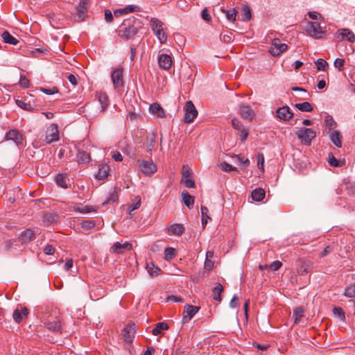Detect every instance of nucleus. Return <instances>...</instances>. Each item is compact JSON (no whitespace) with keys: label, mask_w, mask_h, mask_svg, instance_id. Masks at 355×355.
<instances>
[{"label":"nucleus","mask_w":355,"mask_h":355,"mask_svg":"<svg viewBox=\"0 0 355 355\" xmlns=\"http://www.w3.org/2000/svg\"><path fill=\"white\" fill-rule=\"evenodd\" d=\"M139 28L138 21L135 17H130L123 21L116 32L121 39L128 40L133 38L138 33Z\"/></svg>","instance_id":"1"},{"label":"nucleus","mask_w":355,"mask_h":355,"mask_svg":"<svg viewBox=\"0 0 355 355\" xmlns=\"http://www.w3.org/2000/svg\"><path fill=\"white\" fill-rule=\"evenodd\" d=\"M298 138L305 145H311V141L316 136V133L311 128H302L297 132Z\"/></svg>","instance_id":"2"},{"label":"nucleus","mask_w":355,"mask_h":355,"mask_svg":"<svg viewBox=\"0 0 355 355\" xmlns=\"http://www.w3.org/2000/svg\"><path fill=\"white\" fill-rule=\"evenodd\" d=\"M184 121L186 123H190L193 121L194 119H196L198 116V111L196 109L193 102L191 101H188L184 105Z\"/></svg>","instance_id":"3"},{"label":"nucleus","mask_w":355,"mask_h":355,"mask_svg":"<svg viewBox=\"0 0 355 355\" xmlns=\"http://www.w3.org/2000/svg\"><path fill=\"white\" fill-rule=\"evenodd\" d=\"M111 79L114 89L123 87L124 85L123 68L114 69L111 73Z\"/></svg>","instance_id":"4"},{"label":"nucleus","mask_w":355,"mask_h":355,"mask_svg":"<svg viewBox=\"0 0 355 355\" xmlns=\"http://www.w3.org/2000/svg\"><path fill=\"white\" fill-rule=\"evenodd\" d=\"M136 331V324L133 322H129L121 331V336L124 341L128 343H132Z\"/></svg>","instance_id":"5"},{"label":"nucleus","mask_w":355,"mask_h":355,"mask_svg":"<svg viewBox=\"0 0 355 355\" xmlns=\"http://www.w3.org/2000/svg\"><path fill=\"white\" fill-rule=\"evenodd\" d=\"M288 49V45L285 43H282V41L278 38H275L272 41V46L269 50V52L273 56H279L282 53L285 52Z\"/></svg>","instance_id":"6"},{"label":"nucleus","mask_w":355,"mask_h":355,"mask_svg":"<svg viewBox=\"0 0 355 355\" xmlns=\"http://www.w3.org/2000/svg\"><path fill=\"white\" fill-rule=\"evenodd\" d=\"M306 30L309 35L317 39L322 38V35L324 34L318 22L309 21Z\"/></svg>","instance_id":"7"},{"label":"nucleus","mask_w":355,"mask_h":355,"mask_svg":"<svg viewBox=\"0 0 355 355\" xmlns=\"http://www.w3.org/2000/svg\"><path fill=\"white\" fill-rule=\"evenodd\" d=\"M338 37L340 38V41L338 42L337 46L340 48L341 46H343V40H345L351 43L354 42L355 41V35L354 33L348 28H343L337 32Z\"/></svg>","instance_id":"8"},{"label":"nucleus","mask_w":355,"mask_h":355,"mask_svg":"<svg viewBox=\"0 0 355 355\" xmlns=\"http://www.w3.org/2000/svg\"><path fill=\"white\" fill-rule=\"evenodd\" d=\"M89 0H80L76 7L77 21H83L88 16V5Z\"/></svg>","instance_id":"9"},{"label":"nucleus","mask_w":355,"mask_h":355,"mask_svg":"<svg viewBox=\"0 0 355 355\" xmlns=\"http://www.w3.org/2000/svg\"><path fill=\"white\" fill-rule=\"evenodd\" d=\"M200 309V306L186 304L184 306V311L182 313V323L189 322Z\"/></svg>","instance_id":"10"},{"label":"nucleus","mask_w":355,"mask_h":355,"mask_svg":"<svg viewBox=\"0 0 355 355\" xmlns=\"http://www.w3.org/2000/svg\"><path fill=\"white\" fill-rule=\"evenodd\" d=\"M138 162L139 163V166L140 170L146 175H151L157 170V165L152 161L138 160Z\"/></svg>","instance_id":"11"},{"label":"nucleus","mask_w":355,"mask_h":355,"mask_svg":"<svg viewBox=\"0 0 355 355\" xmlns=\"http://www.w3.org/2000/svg\"><path fill=\"white\" fill-rule=\"evenodd\" d=\"M28 309L26 306H20V307H17L14 310L12 318L16 323L19 324L24 319L28 318Z\"/></svg>","instance_id":"12"},{"label":"nucleus","mask_w":355,"mask_h":355,"mask_svg":"<svg viewBox=\"0 0 355 355\" xmlns=\"http://www.w3.org/2000/svg\"><path fill=\"white\" fill-rule=\"evenodd\" d=\"M297 266V272L299 275H305L313 269V263L302 259H298Z\"/></svg>","instance_id":"13"},{"label":"nucleus","mask_w":355,"mask_h":355,"mask_svg":"<svg viewBox=\"0 0 355 355\" xmlns=\"http://www.w3.org/2000/svg\"><path fill=\"white\" fill-rule=\"evenodd\" d=\"M46 142L51 144L53 141L59 140V132L58 130V125L55 123H52L47 130L46 135Z\"/></svg>","instance_id":"14"},{"label":"nucleus","mask_w":355,"mask_h":355,"mask_svg":"<svg viewBox=\"0 0 355 355\" xmlns=\"http://www.w3.org/2000/svg\"><path fill=\"white\" fill-rule=\"evenodd\" d=\"M132 245L130 243L126 241L124 243H121L120 242H116L111 247L110 251L112 253H115L116 254H123L125 251H129L132 249Z\"/></svg>","instance_id":"15"},{"label":"nucleus","mask_w":355,"mask_h":355,"mask_svg":"<svg viewBox=\"0 0 355 355\" xmlns=\"http://www.w3.org/2000/svg\"><path fill=\"white\" fill-rule=\"evenodd\" d=\"M5 139L13 141L17 146H19L22 144L23 136L19 130L14 129L6 133Z\"/></svg>","instance_id":"16"},{"label":"nucleus","mask_w":355,"mask_h":355,"mask_svg":"<svg viewBox=\"0 0 355 355\" xmlns=\"http://www.w3.org/2000/svg\"><path fill=\"white\" fill-rule=\"evenodd\" d=\"M239 113L242 119L248 121H252L255 115L251 107L246 105H241L239 106Z\"/></svg>","instance_id":"17"},{"label":"nucleus","mask_w":355,"mask_h":355,"mask_svg":"<svg viewBox=\"0 0 355 355\" xmlns=\"http://www.w3.org/2000/svg\"><path fill=\"white\" fill-rule=\"evenodd\" d=\"M293 116V113L288 106H283L277 110V117L280 120L288 121Z\"/></svg>","instance_id":"18"},{"label":"nucleus","mask_w":355,"mask_h":355,"mask_svg":"<svg viewBox=\"0 0 355 355\" xmlns=\"http://www.w3.org/2000/svg\"><path fill=\"white\" fill-rule=\"evenodd\" d=\"M158 63L160 68L167 70L171 68L173 61L169 55L162 53L158 57Z\"/></svg>","instance_id":"19"},{"label":"nucleus","mask_w":355,"mask_h":355,"mask_svg":"<svg viewBox=\"0 0 355 355\" xmlns=\"http://www.w3.org/2000/svg\"><path fill=\"white\" fill-rule=\"evenodd\" d=\"M156 144V135L151 132L147 135L146 141L144 143L146 150L148 153H151L155 148Z\"/></svg>","instance_id":"20"},{"label":"nucleus","mask_w":355,"mask_h":355,"mask_svg":"<svg viewBox=\"0 0 355 355\" xmlns=\"http://www.w3.org/2000/svg\"><path fill=\"white\" fill-rule=\"evenodd\" d=\"M184 227L182 224L175 223L168 227L167 232L169 235L180 236L184 232Z\"/></svg>","instance_id":"21"},{"label":"nucleus","mask_w":355,"mask_h":355,"mask_svg":"<svg viewBox=\"0 0 355 355\" xmlns=\"http://www.w3.org/2000/svg\"><path fill=\"white\" fill-rule=\"evenodd\" d=\"M44 324L50 331L53 332H60L61 331V322L59 320H51L48 319Z\"/></svg>","instance_id":"22"},{"label":"nucleus","mask_w":355,"mask_h":355,"mask_svg":"<svg viewBox=\"0 0 355 355\" xmlns=\"http://www.w3.org/2000/svg\"><path fill=\"white\" fill-rule=\"evenodd\" d=\"M110 173V166L107 164H101L98 166V171L95 175L96 179L99 180H105Z\"/></svg>","instance_id":"23"},{"label":"nucleus","mask_w":355,"mask_h":355,"mask_svg":"<svg viewBox=\"0 0 355 355\" xmlns=\"http://www.w3.org/2000/svg\"><path fill=\"white\" fill-rule=\"evenodd\" d=\"M96 97L99 103L101 104V112L106 110L109 105V98L105 92H100L96 93Z\"/></svg>","instance_id":"24"},{"label":"nucleus","mask_w":355,"mask_h":355,"mask_svg":"<svg viewBox=\"0 0 355 355\" xmlns=\"http://www.w3.org/2000/svg\"><path fill=\"white\" fill-rule=\"evenodd\" d=\"M149 111L151 114L156 115L157 117L164 118L165 112L161 105L157 103H153L149 107Z\"/></svg>","instance_id":"25"},{"label":"nucleus","mask_w":355,"mask_h":355,"mask_svg":"<svg viewBox=\"0 0 355 355\" xmlns=\"http://www.w3.org/2000/svg\"><path fill=\"white\" fill-rule=\"evenodd\" d=\"M35 239V232L31 229H26L20 234L19 240L23 243L29 242Z\"/></svg>","instance_id":"26"},{"label":"nucleus","mask_w":355,"mask_h":355,"mask_svg":"<svg viewBox=\"0 0 355 355\" xmlns=\"http://www.w3.org/2000/svg\"><path fill=\"white\" fill-rule=\"evenodd\" d=\"M224 287L220 283H216L212 289L213 299L218 302L222 300L221 293L223 292Z\"/></svg>","instance_id":"27"},{"label":"nucleus","mask_w":355,"mask_h":355,"mask_svg":"<svg viewBox=\"0 0 355 355\" xmlns=\"http://www.w3.org/2000/svg\"><path fill=\"white\" fill-rule=\"evenodd\" d=\"M182 202L189 208L191 209L194 204V197L191 196L187 191L182 192Z\"/></svg>","instance_id":"28"},{"label":"nucleus","mask_w":355,"mask_h":355,"mask_svg":"<svg viewBox=\"0 0 355 355\" xmlns=\"http://www.w3.org/2000/svg\"><path fill=\"white\" fill-rule=\"evenodd\" d=\"M343 186L344 187V190L347 191L348 195L355 194V184L351 182L349 178L343 179Z\"/></svg>","instance_id":"29"},{"label":"nucleus","mask_w":355,"mask_h":355,"mask_svg":"<svg viewBox=\"0 0 355 355\" xmlns=\"http://www.w3.org/2000/svg\"><path fill=\"white\" fill-rule=\"evenodd\" d=\"M221 11L225 14L226 18L231 22H234L238 14V11L235 8H230L226 10L224 8L221 9Z\"/></svg>","instance_id":"30"},{"label":"nucleus","mask_w":355,"mask_h":355,"mask_svg":"<svg viewBox=\"0 0 355 355\" xmlns=\"http://www.w3.org/2000/svg\"><path fill=\"white\" fill-rule=\"evenodd\" d=\"M1 37L5 43L16 45L19 43V40L11 35L8 31H4L1 34Z\"/></svg>","instance_id":"31"},{"label":"nucleus","mask_w":355,"mask_h":355,"mask_svg":"<svg viewBox=\"0 0 355 355\" xmlns=\"http://www.w3.org/2000/svg\"><path fill=\"white\" fill-rule=\"evenodd\" d=\"M341 135L338 130H334L330 133V139L331 142L337 147L342 146Z\"/></svg>","instance_id":"32"},{"label":"nucleus","mask_w":355,"mask_h":355,"mask_svg":"<svg viewBox=\"0 0 355 355\" xmlns=\"http://www.w3.org/2000/svg\"><path fill=\"white\" fill-rule=\"evenodd\" d=\"M77 159L79 164H87L91 160L90 155L84 150H78L77 153Z\"/></svg>","instance_id":"33"},{"label":"nucleus","mask_w":355,"mask_h":355,"mask_svg":"<svg viewBox=\"0 0 355 355\" xmlns=\"http://www.w3.org/2000/svg\"><path fill=\"white\" fill-rule=\"evenodd\" d=\"M266 193L265 191L261 188H257L252 192V198L254 201H261L265 197Z\"/></svg>","instance_id":"34"},{"label":"nucleus","mask_w":355,"mask_h":355,"mask_svg":"<svg viewBox=\"0 0 355 355\" xmlns=\"http://www.w3.org/2000/svg\"><path fill=\"white\" fill-rule=\"evenodd\" d=\"M168 328H169V326L166 322H158L156 324L155 327L153 328L152 333L153 335L157 336L159 334H161V332L163 330H167V329H168Z\"/></svg>","instance_id":"35"},{"label":"nucleus","mask_w":355,"mask_h":355,"mask_svg":"<svg viewBox=\"0 0 355 355\" xmlns=\"http://www.w3.org/2000/svg\"><path fill=\"white\" fill-rule=\"evenodd\" d=\"M304 310L302 306H297L293 310L294 322L298 324L304 317Z\"/></svg>","instance_id":"36"},{"label":"nucleus","mask_w":355,"mask_h":355,"mask_svg":"<svg viewBox=\"0 0 355 355\" xmlns=\"http://www.w3.org/2000/svg\"><path fill=\"white\" fill-rule=\"evenodd\" d=\"M150 25L153 32L164 29L163 23L157 18H152L150 21Z\"/></svg>","instance_id":"37"},{"label":"nucleus","mask_w":355,"mask_h":355,"mask_svg":"<svg viewBox=\"0 0 355 355\" xmlns=\"http://www.w3.org/2000/svg\"><path fill=\"white\" fill-rule=\"evenodd\" d=\"M328 162L331 166L342 167L345 164L344 161L338 160L332 153L329 154Z\"/></svg>","instance_id":"38"},{"label":"nucleus","mask_w":355,"mask_h":355,"mask_svg":"<svg viewBox=\"0 0 355 355\" xmlns=\"http://www.w3.org/2000/svg\"><path fill=\"white\" fill-rule=\"evenodd\" d=\"M56 184L64 189H67L68 187L67 184V177L64 174L59 173L55 176V178Z\"/></svg>","instance_id":"39"},{"label":"nucleus","mask_w":355,"mask_h":355,"mask_svg":"<svg viewBox=\"0 0 355 355\" xmlns=\"http://www.w3.org/2000/svg\"><path fill=\"white\" fill-rule=\"evenodd\" d=\"M295 107L302 112H312L313 110V105L309 102H304L295 104Z\"/></svg>","instance_id":"40"},{"label":"nucleus","mask_w":355,"mask_h":355,"mask_svg":"<svg viewBox=\"0 0 355 355\" xmlns=\"http://www.w3.org/2000/svg\"><path fill=\"white\" fill-rule=\"evenodd\" d=\"M147 270L150 276L159 275L162 270L156 266L153 262H150L146 266Z\"/></svg>","instance_id":"41"},{"label":"nucleus","mask_w":355,"mask_h":355,"mask_svg":"<svg viewBox=\"0 0 355 355\" xmlns=\"http://www.w3.org/2000/svg\"><path fill=\"white\" fill-rule=\"evenodd\" d=\"M241 16H242V20L244 21H248L251 19L252 14H251L250 8L248 6L244 5L242 7Z\"/></svg>","instance_id":"42"},{"label":"nucleus","mask_w":355,"mask_h":355,"mask_svg":"<svg viewBox=\"0 0 355 355\" xmlns=\"http://www.w3.org/2000/svg\"><path fill=\"white\" fill-rule=\"evenodd\" d=\"M118 199V191H116V188L114 189V190L110 193L109 196L107 197V200H105L102 205L103 206L114 202Z\"/></svg>","instance_id":"43"},{"label":"nucleus","mask_w":355,"mask_h":355,"mask_svg":"<svg viewBox=\"0 0 355 355\" xmlns=\"http://www.w3.org/2000/svg\"><path fill=\"white\" fill-rule=\"evenodd\" d=\"M176 250L173 248H166L164 250V259L171 261L176 255Z\"/></svg>","instance_id":"44"},{"label":"nucleus","mask_w":355,"mask_h":355,"mask_svg":"<svg viewBox=\"0 0 355 355\" xmlns=\"http://www.w3.org/2000/svg\"><path fill=\"white\" fill-rule=\"evenodd\" d=\"M202 225L205 227L207 223V220H211L208 216V209L205 206H201Z\"/></svg>","instance_id":"45"},{"label":"nucleus","mask_w":355,"mask_h":355,"mask_svg":"<svg viewBox=\"0 0 355 355\" xmlns=\"http://www.w3.org/2000/svg\"><path fill=\"white\" fill-rule=\"evenodd\" d=\"M141 206V197L139 196H136L133 200V203L128 207L129 214L132 211L138 209Z\"/></svg>","instance_id":"46"},{"label":"nucleus","mask_w":355,"mask_h":355,"mask_svg":"<svg viewBox=\"0 0 355 355\" xmlns=\"http://www.w3.org/2000/svg\"><path fill=\"white\" fill-rule=\"evenodd\" d=\"M324 122L327 128L331 130L337 126L336 122L334 120L332 116L327 115L324 118Z\"/></svg>","instance_id":"47"},{"label":"nucleus","mask_w":355,"mask_h":355,"mask_svg":"<svg viewBox=\"0 0 355 355\" xmlns=\"http://www.w3.org/2000/svg\"><path fill=\"white\" fill-rule=\"evenodd\" d=\"M121 10L123 11L125 14H128L134 12H140L141 8L136 5H129L123 8H121Z\"/></svg>","instance_id":"48"},{"label":"nucleus","mask_w":355,"mask_h":355,"mask_svg":"<svg viewBox=\"0 0 355 355\" xmlns=\"http://www.w3.org/2000/svg\"><path fill=\"white\" fill-rule=\"evenodd\" d=\"M154 33L161 44H165L166 42L167 35L164 31V29H162V31H157L154 32Z\"/></svg>","instance_id":"49"},{"label":"nucleus","mask_w":355,"mask_h":355,"mask_svg":"<svg viewBox=\"0 0 355 355\" xmlns=\"http://www.w3.org/2000/svg\"><path fill=\"white\" fill-rule=\"evenodd\" d=\"M95 225L96 223L94 220H84L81 223V227L86 230H89L94 228Z\"/></svg>","instance_id":"50"},{"label":"nucleus","mask_w":355,"mask_h":355,"mask_svg":"<svg viewBox=\"0 0 355 355\" xmlns=\"http://www.w3.org/2000/svg\"><path fill=\"white\" fill-rule=\"evenodd\" d=\"M318 70L326 71L328 67V63L323 59L319 58L315 62Z\"/></svg>","instance_id":"51"},{"label":"nucleus","mask_w":355,"mask_h":355,"mask_svg":"<svg viewBox=\"0 0 355 355\" xmlns=\"http://www.w3.org/2000/svg\"><path fill=\"white\" fill-rule=\"evenodd\" d=\"M74 211L80 213H90L95 211V209L91 206L85 205L83 207L76 206L74 207Z\"/></svg>","instance_id":"52"},{"label":"nucleus","mask_w":355,"mask_h":355,"mask_svg":"<svg viewBox=\"0 0 355 355\" xmlns=\"http://www.w3.org/2000/svg\"><path fill=\"white\" fill-rule=\"evenodd\" d=\"M40 90L47 95L57 94L59 92V89L57 87H53L52 88H50V89L40 87Z\"/></svg>","instance_id":"53"},{"label":"nucleus","mask_w":355,"mask_h":355,"mask_svg":"<svg viewBox=\"0 0 355 355\" xmlns=\"http://www.w3.org/2000/svg\"><path fill=\"white\" fill-rule=\"evenodd\" d=\"M220 167L224 171L227 172L238 171L236 167L232 166L231 164L225 162H223L220 164Z\"/></svg>","instance_id":"54"},{"label":"nucleus","mask_w":355,"mask_h":355,"mask_svg":"<svg viewBox=\"0 0 355 355\" xmlns=\"http://www.w3.org/2000/svg\"><path fill=\"white\" fill-rule=\"evenodd\" d=\"M333 313L334 315L339 317L342 320L345 319V313L342 308L340 307H334L333 309Z\"/></svg>","instance_id":"55"},{"label":"nucleus","mask_w":355,"mask_h":355,"mask_svg":"<svg viewBox=\"0 0 355 355\" xmlns=\"http://www.w3.org/2000/svg\"><path fill=\"white\" fill-rule=\"evenodd\" d=\"M291 89L295 92H303L305 94H306V96H303L299 98L300 101L307 100L309 98V94H307L306 89H305L302 87H293L291 88Z\"/></svg>","instance_id":"56"},{"label":"nucleus","mask_w":355,"mask_h":355,"mask_svg":"<svg viewBox=\"0 0 355 355\" xmlns=\"http://www.w3.org/2000/svg\"><path fill=\"white\" fill-rule=\"evenodd\" d=\"M344 295L347 297H355V286H348L345 289Z\"/></svg>","instance_id":"57"},{"label":"nucleus","mask_w":355,"mask_h":355,"mask_svg":"<svg viewBox=\"0 0 355 355\" xmlns=\"http://www.w3.org/2000/svg\"><path fill=\"white\" fill-rule=\"evenodd\" d=\"M263 164H264V156H263V153H259L257 154V166L262 171H264Z\"/></svg>","instance_id":"58"},{"label":"nucleus","mask_w":355,"mask_h":355,"mask_svg":"<svg viewBox=\"0 0 355 355\" xmlns=\"http://www.w3.org/2000/svg\"><path fill=\"white\" fill-rule=\"evenodd\" d=\"M345 60L341 58H336L334 61V67L337 68L340 71L344 69Z\"/></svg>","instance_id":"59"},{"label":"nucleus","mask_w":355,"mask_h":355,"mask_svg":"<svg viewBox=\"0 0 355 355\" xmlns=\"http://www.w3.org/2000/svg\"><path fill=\"white\" fill-rule=\"evenodd\" d=\"M19 84L24 88H28L30 85V81L25 76H21Z\"/></svg>","instance_id":"60"},{"label":"nucleus","mask_w":355,"mask_h":355,"mask_svg":"<svg viewBox=\"0 0 355 355\" xmlns=\"http://www.w3.org/2000/svg\"><path fill=\"white\" fill-rule=\"evenodd\" d=\"M232 127L238 131L243 128V124L236 118H233L232 119Z\"/></svg>","instance_id":"61"},{"label":"nucleus","mask_w":355,"mask_h":355,"mask_svg":"<svg viewBox=\"0 0 355 355\" xmlns=\"http://www.w3.org/2000/svg\"><path fill=\"white\" fill-rule=\"evenodd\" d=\"M239 137H240L241 140L242 141H245L249 135L248 130L245 128H243L241 130H239Z\"/></svg>","instance_id":"62"},{"label":"nucleus","mask_w":355,"mask_h":355,"mask_svg":"<svg viewBox=\"0 0 355 355\" xmlns=\"http://www.w3.org/2000/svg\"><path fill=\"white\" fill-rule=\"evenodd\" d=\"M201 17L205 21L207 22L211 20V17L209 13V10L207 8H205L202 10Z\"/></svg>","instance_id":"63"},{"label":"nucleus","mask_w":355,"mask_h":355,"mask_svg":"<svg viewBox=\"0 0 355 355\" xmlns=\"http://www.w3.org/2000/svg\"><path fill=\"white\" fill-rule=\"evenodd\" d=\"M334 250V247L332 245H327L323 251L320 254L319 257L320 258L324 257L331 253Z\"/></svg>","instance_id":"64"}]
</instances>
